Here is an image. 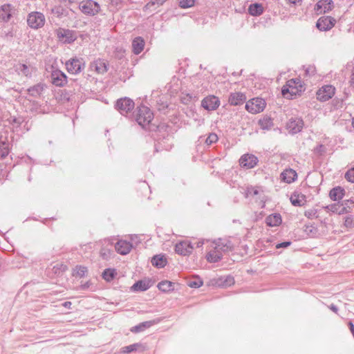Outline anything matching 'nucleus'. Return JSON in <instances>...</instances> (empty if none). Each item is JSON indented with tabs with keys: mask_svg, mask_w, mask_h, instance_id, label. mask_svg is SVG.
Returning <instances> with one entry per match:
<instances>
[{
	"mask_svg": "<svg viewBox=\"0 0 354 354\" xmlns=\"http://www.w3.org/2000/svg\"><path fill=\"white\" fill-rule=\"evenodd\" d=\"M145 46V41L144 39L140 37H136L133 40L132 42V48H133V52L138 55L140 54L144 49Z\"/></svg>",
	"mask_w": 354,
	"mask_h": 354,
	"instance_id": "5701e85b",
	"label": "nucleus"
},
{
	"mask_svg": "<svg viewBox=\"0 0 354 354\" xmlns=\"http://www.w3.org/2000/svg\"><path fill=\"white\" fill-rule=\"evenodd\" d=\"M330 308L333 312H335V313H337V308L335 306H334V305H331V306H330Z\"/></svg>",
	"mask_w": 354,
	"mask_h": 354,
	"instance_id": "3c124183",
	"label": "nucleus"
},
{
	"mask_svg": "<svg viewBox=\"0 0 354 354\" xmlns=\"http://www.w3.org/2000/svg\"><path fill=\"white\" fill-rule=\"evenodd\" d=\"M201 245H202V243H201L200 242H198V243H197V247H199V246H201Z\"/></svg>",
	"mask_w": 354,
	"mask_h": 354,
	"instance_id": "5fc2aeb1",
	"label": "nucleus"
},
{
	"mask_svg": "<svg viewBox=\"0 0 354 354\" xmlns=\"http://www.w3.org/2000/svg\"><path fill=\"white\" fill-rule=\"evenodd\" d=\"M336 19L331 16H323L318 19L316 26L320 31H328L336 24Z\"/></svg>",
	"mask_w": 354,
	"mask_h": 354,
	"instance_id": "423d86ee",
	"label": "nucleus"
},
{
	"mask_svg": "<svg viewBox=\"0 0 354 354\" xmlns=\"http://www.w3.org/2000/svg\"><path fill=\"white\" fill-rule=\"evenodd\" d=\"M66 270L67 266L62 263H57L53 268V272L56 274H61L64 273Z\"/></svg>",
	"mask_w": 354,
	"mask_h": 354,
	"instance_id": "c9c22d12",
	"label": "nucleus"
},
{
	"mask_svg": "<svg viewBox=\"0 0 354 354\" xmlns=\"http://www.w3.org/2000/svg\"><path fill=\"white\" fill-rule=\"evenodd\" d=\"M83 65L82 61L76 58L71 59L66 63V70L72 74L79 73Z\"/></svg>",
	"mask_w": 354,
	"mask_h": 354,
	"instance_id": "9b49d317",
	"label": "nucleus"
},
{
	"mask_svg": "<svg viewBox=\"0 0 354 354\" xmlns=\"http://www.w3.org/2000/svg\"><path fill=\"white\" fill-rule=\"evenodd\" d=\"M349 328L354 336V325L352 322L348 323Z\"/></svg>",
	"mask_w": 354,
	"mask_h": 354,
	"instance_id": "09e8293b",
	"label": "nucleus"
},
{
	"mask_svg": "<svg viewBox=\"0 0 354 354\" xmlns=\"http://www.w3.org/2000/svg\"><path fill=\"white\" fill-rule=\"evenodd\" d=\"M218 141V136L216 133H209L208 137L205 140V143L207 145H211L213 143H215Z\"/></svg>",
	"mask_w": 354,
	"mask_h": 354,
	"instance_id": "58836bf2",
	"label": "nucleus"
},
{
	"mask_svg": "<svg viewBox=\"0 0 354 354\" xmlns=\"http://www.w3.org/2000/svg\"><path fill=\"white\" fill-rule=\"evenodd\" d=\"M167 0H151L150 2H149L146 6V8H149L152 6H160L162 5Z\"/></svg>",
	"mask_w": 354,
	"mask_h": 354,
	"instance_id": "ea45409f",
	"label": "nucleus"
},
{
	"mask_svg": "<svg viewBox=\"0 0 354 354\" xmlns=\"http://www.w3.org/2000/svg\"><path fill=\"white\" fill-rule=\"evenodd\" d=\"M86 272L87 268L82 266H77L74 270V274L80 277L84 276Z\"/></svg>",
	"mask_w": 354,
	"mask_h": 354,
	"instance_id": "e433bc0d",
	"label": "nucleus"
},
{
	"mask_svg": "<svg viewBox=\"0 0 354 354\" xmlns=\"http://www.w3.org/2000/svg\"><path fill=\"white\" fill-rule=\"evenodd\" d=\"M346 179L351 183H354V167L349 169L345 174Z\"/></svg>",
	"mask_w": 354,
	"mask_h": 354,
	"instance_id": "a19ab883",
	"label": "nucleus"
},
{
	"mask_svg": "<svg viewBox=\"0 0 354 354\" xmlns=\"http://www.w3.org/2000/svg\"><path fill=\"white\" fill-rule=\"evenodd\" d=\"M264 8L261 3H253L248 8V12L252 16H259L263 12Z\"/></svg>",
	"mask_w": 354,
	"mask_h": 354,
	"instance_id": "393cba45",
	"label": "nucleus"
},
{
	"mask_svg": "<svg viewBox=\"0 0 354 354\" xmlns=\"http://www.w3.org/2000/svg\"><path fill=\"white\" fill-rule=\"evenodd\" d=\"M56 35L60 42L71 44L77 39V35L73 30L59 28L56 30Z\"/></svg>",
	"mask_w": 354,
	"mask_h": 354,
	"instance_id": "39448f33",
	"label": "nucleus"
},
{
	"mask_svg": "<svg viewBox=\"0 0 354 354\" xmlns=\"http://www.w3.org/2000/svg\"><path fill=\"white\" fill-rule=\"evenodd\" d=\"M157 287L162 292H170L174 290V283L167 280L162 281L158 283Z\"/></svg>",
	"mask_w": 354,
	"mask_h": 354,
	"instance_id": "c756f323",
	"label": "nucleus"
},
{
	"mask_svg": "<svg viewBox=\"0 0 354 354\" xmlns=\"http://www.w3.org/2000/svg\"><path fill=\"white\" fill-rule=\"evenodd\" d=\"M222 256L220 250L216 248L214 250L209 252L207 255V259L209 262H217Z\"/></svg>",
	"mask_w": 354,
	"mask_h": 354,
	"instance_id": "7c9ffc66",
	"label": "nucleus"
},
{
	"mask_svg": "<svg viewBox=\"0 0 354 354\" xmlns=\"http://www.w3.org/2000/svg\"><path fill=\"white\" fill-rule=\"evenodd\" d=\"M11 16L10 5L5 4L0 7V19L8 20Z\"/></svg>",
	"mask_w": 354,
	"mask_h": 354,
	"instance_id": "cd10ccee",
	"label": "nucleus"
},
{
	"mask_svg": "<svg viewBox=\"0 0 354 354\" xmlns=\"http://www.w3.org/2000/svg\"><path fill=\"white\" fill-rule=\"evenodd\" d=\"M154 324H156L155 321H147L140 324L138 326H136L131 328V331L133 333H139L143 331L145 328H150Z\"/></svg>",
	"mask_w": 354,
	"mask_h": 354,
	"instance_id": "c85d7f7f",
	"label": "nucleus"
},
{
	"mask_svg": "<svg viewBox=\"0 0 354 354\" xmlns=\"http://www.w3.org/2000/svg\"><path fill=\"white\" fill-rule=\"evenodd\" d=\"M194 244L189 240L180 241L175 245V252L180 255L190 254L194 249Z\"/></svg>",
	"mask_w": 354,
	"mask_h": 354,
	"instance_id": "6e6552de",
	"label": "nucleus"
},
{
	"mask_svg": "<svg viewBox=\"0 0 354 354\" xmlns=\"http://www.w3.org/2000/svg\"><path fill=\"white\" fill-rule=\"evenodd\" d=\"M266 103L263 98L254 97L246 102L245 109L252 114L262 112L266 108Z\"/></svg>",
	"mask_w": 354,
	"mask_h": 354,
	"instance_id": "7ed1b4c3",
	"label": "nucleus"
},
{
	"mask_svg": "<svg viewBox=\"0 0 354 354\" xmlns=\"http://www.w3.org/2000/svg\"><path fill=\"white\" fill-rule=\"evenodd\" d=\"M220 105L218 98L214 95H209L203 99L202 106L207 110H215Z\"/></svg>",
	"mask_w": 354,
	"mask_h": 354,
	"instance_id": "ddd939ff",
	"label": "nucleus"
},
{
	"mask_svg": "<svg viewBox=\"0 0 354 354\" xmlns=\"http://www.w3.org/2000/svg\"><path fill=\"white\" fill-rule=\"evenodd\" d=\"M151 263L157 268H164L167 263V260L164 255H156L151 259Z\"/></svg>",
	"mask_w": 354,
	"mask_h": 354,
	"instance_id": "a878e982",
	"label": "nucleus"
},
{
	"mask_svg": "<svg viewBox=\"0 0 354 354\" xmlns=\"http://www.w3.org/2000/svg\"><path fill=\"white\" fill-rule=\"evenodd\" d=\"M239 162L241 167L250 169L257 165V158L252 154H244L241 157Z\"/></svg>",
	"mask_w": 354,
	"mask_h": 354,
	"instance_id": "f8f14e48",
	"label": "nucleus"
},
{
	"mask_svg": "<svg viewBox=\"0 0 354 354\" xmlns=\"http://www.w3.org/2000/svg\"><path fill=\"white\" fill-rule=\"evenodd\" d=\"M286 1L288 3L294 4V5L301 4L302 2V0H286Z\"/></svg>",
	"mask_w": 354,
	"mask_h": 354,
	"instance_id": "de8ad7c7",
	"label": "nucleus"
},
{
	"mask_svg": "<svg viewBox=\"0 0 354 354\" xmlns=\"http://www.w3.org/2000/svg\"><path fill=\"white\" fill-rule=\"evenodd\" d=\"M117 107L122 113H128L134 108V102L129 98H122L117 102Z\"/></svg>",
	"mask_w": 354,
	"mask_h": 354,
	"instance_id": "2eb2a0df",
	"label": "nucleus"
},
{
	"mask_svg": "<svg viewBox=\"0 0 354 354\" xmlns=\"http://www.w3.org/2000/svg\"><path fill=\"white\" fill-rule=\"evenodd\" d=\"M178 3L181 8H187L194 5V0H178Z\"/></svg>",
	"mask_w": 354,
	"mask_h": 354,
	"instance_id": "4c0bfd02",
	"label": "nucleus"
},
{
	"mask_svg": "<svg viewBox=\"0 0 354 354\" xmlns=\"http://www.w3.org/2000/svg\"><path fill=\"white\" fill-rule=\"evenodd\" d=\"M91 68L97 74H104L108 71V64L105 60L98 59L91 64Z\"/></svg>",
	"mask_w": 354,
	"mask_h": 354,
	"instance_id": "dca6fc26",
	"label": "nucleus"
},
{
	"mask_svg": "<svg viewBox=\"0 0 354 354\" xmlns=\"http://www.w3.org/2000/svg\"><path fill=\"white\" fill-rule=\"evenodd\" d=\"M151 284L149 280H140L135 283L131 288L132 291H145L151 287Z\"/></svg>",
	"mask_w": 354,
	"mask_h": 354,
	"instance_id": "412c9836",
	"label": "nucleus"
},
{
	"mask_svg": "<svg viewBox=\"0 0 354 354\" xmlns=\"http://www.w3.org/2000/svg\"><path fill=\"white\" fill-rule=\"evenodd\" d=\"M132 245L126 241L120 240L115 245L116 251L122 254H128L131 250Z\"/></svg>",
	"mask_w": 354,
	"mask_h": 354,
	"instance_id": "6ab92c4d",
	"label": "nucleus"
},
{
	"mask_svg": "<svg viewBox=\"0 0 354 354\" xmlns=\"http://www.w3.org/2000/svg\"><path fill=\"white\" fill-rule=\"evenodd\" d=\"M80 9L86 15H95L100 11V6L95 1L86 0L80 4Z\"/></svg>",
	"mask_w": 354,
	"mask_h": 354,
	"instance_id": "1a4fd4ad",
	"label": "nucleus"
},
{
	"mask_svg": "<svg viewBox=\"0 0 354 354\" xmlns=\"http://www.w3.org/2000/svg\"><path fill=\"white\" fill-rule=\"evenodd\" d=\"M345 194L344 189L341 187H336L332 189L329 193V196L334 201H340Z\"/></svg>",
	"mask_w": 354,
	"mask_h": 354,
	"instance_id": "4be33fe9",
	"label": "nucleus"
},
{
	"mask_svg": "<svg viewBox=\"0 0 354 354\" xmlns=\"http://www.w3.org/2000/svg\"><path fill=\"white\" fill-rule=\"evenodd\" d=\"M290 200L292 205L297 207H301L306 203V196L298 192H295L291 195Z\"/></svg>",
	"mask_w": 354,
	"mask_h": 354,
	"instance_id": "f3484780",
	"label": "nucleus"
},
{
	"mask_svg": "<svg viewBox=\"0 0 354 354\" xmlns=\"http://www.w3.org/2000/svg\"><path fill=\"white\" fill-rule=\"evenodd\" d=\"M116 275L115 270L106 269L102 273V277L106 281H110L114 279Z\"/></svg>",
	"mask_w": 354,
	"mask_h": 354,
	"instance_id": "473e14b6",
	"label": "nucleus"
},
{
	"mask_svg": "<svg viewBox=\"0 0 354 354\" xmlns=\"http://www.w3.org/2000/svg\"><path fill=\"white\" fill-rule=\"evenodd\" d=\"M68 1H69V2H73V0H68Z\"/></svg>",
	"mask_w": 354,
	"mask_h": 354,
	"instance_id": "6e6d98bb",
	"label": "nucleus"
},
{
	"mask_svg": "<svg viewBox=\"0 0 354 354\" xmlns=\"http://www.w3.org/2000/svg\"><path fill=\"white\" fill-rule=\"evenodd\" d=\"M141 345L140 344H133L127 346H124L121 348V353L124 354L130 353L133 351H136L138 348H140Z\"/></svg>",
	"mask_w": 354,
	"mask_h": 354,
	"instance_id": "72a5a7b5",
	"label": "nucleus"
},
{
	"mask_svg": "<svg viewBox=\"0 0 354 354\" xmlns=\"http://www.w3.org/2000/svg\"><path fill=\"white\" fill-rule=\"evenodd\" d=\"M333 8L334 3L332 0H319L314 9L317 15H322L330 12Z\"/></svg>",
	"mask_w": 354,
	"mask_h": 354,
	"instance_id": "9d476101",
	"label": "nucleus"
},
{
	"mask_svg": "<svg viewBox=\"0 0 354 354\" xmlns=\"http://www.w3.org/2000/svg\"><path fill=\"white\" fill-rule=\"evenodd\" d=\"M111 254V250L110 249H102L101 252H100V254L101 256L104 258V259H106L108 257H109Z\"/></svg>",
	"mask_w": 354,
	"mask_h": 354,
	"instance_id": "c03bdc74",
	"label": "nucleus"
},
{
	"mask_svg": "<svg viewBox=\"0 0 354 354\" xmlns=\"http://www.w3.org/2000/svg\"><path fill=\"white\" fill-rule=\"evenodd\" d=\"M21 69L22 71H27V69H28V67H27V66H26V64H22V65L21 66Z\"/></svg>",
	"mask_w": 354,
	"mask_h": 354,
	"instance_id": "603ef678",
	"label": "nucleus"
},
{
	"mask_svg": "<svg viewBox=\"0 0 354 354\" xmlns=\"http://www.w3.org/2000/svg\"><path fill=\"white\" fill-rule=\"evenodd\" d=\"M10 153V147L8 143H0V158H3L6 157Z\"/></svg>",
	"mask_w": 354,
	"mask_h": 354,
	"instance_id": "f704fd0d",
	"label": "nucleus"
},
{
	"mask_svg": "<svg viewBox=\"0 0 354 354\" xmlns=\"http://www.w3.org/2000/svg\"><path fill=\"white\" fill-rule=\"evenodd\" d=\"M153 119V113L146 106H140L138 109L136 120L138 124L145 127L148 126Z\"/></svg>",
	"mask_w": 354,
	"mask_h": 354,
	"instance_id": "f03ea898",
	"label": "nucleus"
},
{
	"mask_svg": "<svg viewBox=\"0 0 354 354\" xmlns=\"http://www.w3.org/2000/svg\"><path fill=\"white\" fill-rule=\"evenodd\" d=\"M290 245V242H283V243H279L276 245V248H286L288 246H289Z\"/></svg>",
	"mask_w": 354,
	"mask_h": 354,
	"instance_id": "49530a36",
	"label": "nucleus"
},
{
	"mask_svg": "<svg viewBox=\"0 0 354 354\" xmlns=\"http://www.w3.org/2000/svg\"><path fill=\"white\" fill-rule=\"evenodd\" d=\"M344 225L346 227H351L354 225V218L351 217H347L345 219Z\"/></svg>",
	"mask_w": 354,
	"mask_h": 354,
	"instance_id": "79ce46f5",
	"label": "nucleus"
},
{
	"mask_svg": "<svg viewBox=\"0 0 354 354\" xmlns=\"http://www.w3.org/2000/svg\"><path fill=\"white\" fill-rule=\"evenodd\" d=\"M190 286H192V287H194H194H196V283H194V284H190Z\"/></svg>",
	"mask_w": 354,
	"mask_h": 354,
	"instance_id": "864d4df0",
	"label": "nucleus"
},
{
	"mask_svg": "<svg viewBox=\"0 0 354 354\" xmlns=\"http://www.w3.org/2000/svg\"><path fill=\"white\" fill-rule=\"evenodd\" d=\"M246 99L245 95L240 92L232 93L229 97V102L232 105H239L243 104Z\"/></svg>",
	"mask_w": 354,
	"mask_h": 354,
	"instance_id": "aec40b11",
	"label": "nucleus"
},
{
	"mask_svg": "<svg viewBox=\"0 0 354 354\" xmlns=\"http://www.w3.org/2000/svg\"><path fill=\"white\" fill-rule=\"evenodd\" d=\"M305 85L299 78L291 79L286 82L281 89L282 95L287 99H292L300 95L305 91Z\"/></svg>",
	"mask_w": 354,
	"mask_h": 354,
	"instance_id": "f257e3e1",
	"label": "nucleus"
},
{
	"mask_svg": "<svg viewBox=\"0 0 354 354\" xmlns=\"http://www.w3.org/2000/svg\"><path fill=\"white\" fill-rule=\"evenodd\" d=\"M71 305H72V304H71V302H70V301H66V302H64V303L63 304V306H64V307H66V308H71Z\"/></svg>",
	"mask_w": 354,
	"mask_h": 354,
	"instance_id": "8fccbe9b",
	"label": "nucleus"
},
{
	"mask_svg": "<svg viewBox=\"0 0 354 354\" xmlns=\"http://www.w3.org/2000/svg\"><path fill=\"white\" fill-rule=\"evenodd\" d=\"M288 128L292 133L300 131L303 128V122L301 120L290 121L288 124Z\"/></svg>",
	"mask_w": 354,
	"mask_h": 354,
	"instance_id": "bb28decb",
	"label": "nucleus"
},
{
	"mask_svg": "<svg viewBox=\"0 0 354 354\" xmlns=\"http://www.w3.org/2000/svg\"><path fill=\"white\" fill-rule=\"evenodd\" d=\"M281 180L286 183H292L297 178V174L292 169H285L281 174Z\"/></svg>",
	"mask_w": 354,
	"mask_h": 354,
	"instance_id": "a211bd4d",
	"label": "nucleus"
},
{
	"mask_svg": "<svg viewBox=\"0 0 354 354\" xmlns=\"http://www.w3.org/2000/svg\"><path fill=\"white\" fill-rule=\"evenodd\" d=\"M281 222V217L279 214H273L266 218V223L270 227L279 226Z\"/></svg>",
	"mask_w": 354,
	"mask_h": 354,
	"instance_id": "b1692460",
	"label": "nucleus"
},
{
	"mask_svg": "<svg viewBox=\"0 0 354 354\" xmlns=\"http://www.w3.org/2000/svg\"><path fill=\"white\" fill-rule=\"evenodd\" d=\"M335 93V88L332 85H324L322 87L319 88L317 93V99L319 101L325 102L330 98Z\"/></svg>",
	"mask_w": 354,
	"mask_h": 354,
	"instance_id": "0eeeda50",
	"label": "nucleus"
},
{
	"mask_svg": "<svg viewBox=\"0 0 354 354\" xmlns=\"http://www.w3.org/2000/svg\"><path fill=\"white\" fill-rule=\"evenodd\" d=\"M350 86L354 88V68L351 70L350 80H349Z\"/></svg>",
	"mask_w": 354,
	"mask_h": 354,
	"instance_id": "a18cd8bd",
	"label": "nucleus"
},
{
	"mask_svg": "<svg viewBox=\"0 0 354 354\" xmlns=\"http://www.w3.org/2000/svg\"><path fill=\"white\" fill-rule=\"evenodd\" d=\"M234 279L232 277H227L224 282L225 286H230L234 283Z\"/></svg>",
	"mask_w": 354,
	"mask_h": 354,
	"instance_id": "37998d69",
	"label": "nucleus"
},
{
	"mask_svg": "<svg viewBox=\"0 0 354 354\" xmlns=\"http://www.w3.org/2000/svg\"><path fill=\"white\" fill-rule=\"evenodd\" d=\"M248 196H255L257 195H260V197L262 198V201L264 203V192L261 187H251L248 189Z\"/></svg>",
	"mask_w": 354,
	"mask_h": 354,
	"instance_id": "2f4dec72",
	"label": "nucleus"
},
{
	"mask_svg": "<svg viewBox=\"0 0 354 354\" xmlns=\"http://www.w3.org/2000/svg\"><path fill=\"white\" fill-rule=\"evenodd\" d=\"M44 15L39 12H32L28 15L27 19L28 25L33 29L42 28L45 24Z\"/></svg>",
	"mask_w": 354,
	"mask_h": 354,
	"instance_id": "20e7f679",
	"label": "nucleus"
},
{
	"mask_svg": "<svg viewBox=\"0 0 354 354\" xmlns=\"http://www.w3.org/2000/svg\"><path fill=\"white\" fill-rule=\"evenodd\" d=\"M53 84L64 86L67 83V76L61 71H55L51 74Z\"/></svg>",
	"mask_w": 354,
	"mask_h": 354,
	"instance_id": "4468645a",
	"label": "nucleus"
}]
</instances>
